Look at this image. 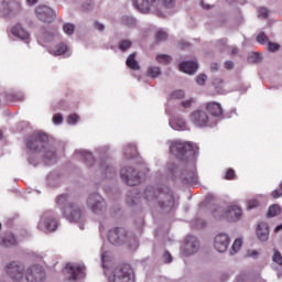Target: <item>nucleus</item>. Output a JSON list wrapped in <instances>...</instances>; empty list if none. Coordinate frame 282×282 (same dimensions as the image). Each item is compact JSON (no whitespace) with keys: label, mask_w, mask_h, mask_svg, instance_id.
<instances>
[{"label":"nucleus","mask_w":282,"mask_h":282,"mask_svg":"<svg viewBox=\"0 0 282 282\" xmlns=\"http://www.w3.org/2000/svg\"><path fill=\"white\" fill-rule=\"evenodd\" d=\"M26 149L31 152L29 155V164L32 166L39 165V158L42 153V160L46 166L56 164L58 155L56 149L52 147L50 138L45 133L37 132L26 139Z\"/></svg>","instance_id":"nucleus-1"},{"label":"nucleus","mask_w":282,"mask_h":282,"mask_svg":"<svg viewBox=\"0 0 282 282\" xmlns=\"http://www.w3.org/2000/svg\"><path fill=\"white\" fill-rule=\"evenodd\" d=\"M101 263L104 274L108 276V282H135V274L131 265L126 264L120 269L109 268V263H111V252L102 250Z\"/></svg>","instance_id":"nucleus-2"},{"label":"nucleus","mask_w":282,"mask_h":282,"mask_svg":"<svg viewBox=\"0 0 282 282\" xmlns=\"http://www.w3.org/2000/svg\"><path fill=\"white\" fill-rule=\"evenodd\" d=\"M177 0H132L139 12H153L158 17H169L166 10H173Z\"/></svg>","instance_id":"nucleus-3"},{"label":"nucleus","mask_w":282,"mask_h":282,"mask_svg":"<svg viewBox=\"0 0 282 282\" xmlns=\"http://www.w3.org/2000/svg\"><path fill=\"white\" fill-rule=\"evenodd\" d=\"M143 197L144 199H147V202H152V203L158 202L163 213H171V210H173L175 206V198L173 197V193L171 192L164 193L158 189L155 191V188L151 186L144 191Z\"/></svg>","instance_id":"nucleus-4"},{"label":"nucleus","mask_w":282,"mask_h":282,"mask_svg":"<svg viewBox=\"0 0 282 282\" xmlns=\"http://www.w3.org/2000/svg\"><path fill=\"white\" fill-rule=\"evenodd\" d=\"M57 206H59L65 219L70 223L83 221V207L77 203H69V195L63 194L57 198Z\"/></svg>","instance_id":"nucleus-5"},{"label":"nucleus","mask_w":282,"mask_h":282,"mask_svg":"<svg viewBox=\"0 0 282 282\" xmlns=\"http://www.w3.org/2000/svg\"><path fill=\"white\" fill-rule=\"evenodd\" d=\"M108 240L112 246H122L128 243L131 250L138 248V238L133 234H129L124 228H112L108 232Z\"/></svg>","instance_id":"nucleus-6"},{"label":"nucleus","mask_w":282,"mask_h":282,"mask_svg":"<svg viewBox=\"0 0 282 282\" xmlns=\"http://www.w3.org/2000/svg\"><path fill=\"white\" fill-rule=\"evenodd\" d=\"M170 152L178 160H188V158H193L195 155V150H193V143L184 142L181 140L173 141L170 144Z\"/></svg>","instance_id":"nucleus-7"},{"label":"nucleus","mask_w":282,"mask_h":282,"mask_svg":"<svg viewBox=\"0 0 282 282\" xmlns=\"http://www.w3.org/2000/svg\"><path fill=\"white\" fill-rule=\"evenodd\" d=\"M213 216L215 219L225 218L228 221H238L241 217V207L237 205L228 206L226 209L217 207V209L213 212Z\"/></svg>","instance_id":"nucleus-8"},{"label":"nucleus","mask_w":282,"mask_h":282,"mask_svg":"<svg viewBox=\"0 0 282 282\" xmlns=\"http://www.w3.org/2000/svg\"><path fill=\"white\" fill-rule=\"evenodd\" d=\"M86 206L94 215H102L107 210V202L99 193H93L88 196Z\"/></svg>","instance_id":"nucleus-9"},{"label":"nucleus","mask_w":282,"mask_h":282,"mask_svg":"<svg viewBox=\"0 0 282 282\" xmlns=\"http://www.w3.org/2000/svg\"><path fill=\"white\" fill-rule=\"evenodd\" d=\"M37 228L44 232H56L58 229V220H56L53 210H46L42 214Z\"/></svg>","instance_id":"nucleus-10"},{"label":"nucleus","mask_w":282,"mask_h":282,"mask_svg":"<svg viewBox=\"0 0 282 282\" xmlns=\"http://www.w3.org/2000/svg\"><path fill=\"white\" fill-rule=\"evenodd\" d=\"M6 272L9 278L12 279V281L21 282L25 281V265L19 263V262H11L7 264Z\"/></svg>","instance_id":"nucleus-11"},{"label":"nucleus","mask_w":282,"mask_h":282,"mask_svg":"<svg viewBox=\"0 0 282 282\" xmlns=\"http://www.w3.org/2000/svg\"><path fill=\"white\" fill-rule=\"evenodd\" d=\"M120 177L128 186H138L141 182L140 172L131 166H123L120 171Z\"/></svg>","instance_id":"nucleus-12"},{"label":"nucleus","mask_w":282,"mask_h":282,"mask_svg":"<svg viewBox=\"0 0 282 282\" xmlns=\"http://www.w3.org/2000/svg\"><path fill=\"white\" fill-rule=\"evenodd\" d=\"M68 281H78L85 279V267L78 263H67L63 270Z\"/></svg>","instance_id":"nucleus-13"},{"label":"nucleus","mask_w":282,"mask_h":282,"mask_svg":"<svg viewBox=\"0 0 282 282\" xmlns=\"http://www.w3.org/2000/svg\"><path fill=\"white\" fill-rule=\"evenodd\" d=\"M191 122L195 124V127H214L215 121L213 118L208 117V112L206 110H196L191 116Z\"/></svg>","instance_id":"nucleus-14"},{"label":"nucleus","mask_w":282,"mask_h":282,"mask_svg":"<svg viewBox=\"0 0 282 282\" xmlns=\"http://www.w3.org/2000/svg\"><path fill=\"white\" fill-rule=\"evenodd\" d=\"M25 282H43L45 281V270L39 264L29 267L24 275Z\"/></svg>","instance_id":"nucleus-15"},{"label":"nucleus","mask_w":282,"mask_h":282,"mask_svg":"<svg viewBox=\"0 0 282 282\" xmlns=\"http://www.w3.org/2000/svg\"><path fill=\"white\" fill-rule=\"evenodd\" d=\"M199 251V239L195 236H187L185 238V242L181 248V253L184 257H192V254H196Z\"/></svg>","instance_id":"nucleus-16"},{"label":"nucleus","mask_w":282,"mask_h":282,"mask_svg":"<svg viewBox=\"0 0 282 282\" xmlns=\"http://www.w3.org/2000/svg\"><path fill=\"white\" fill-rule=\"evenodd\" d=\"M35 12L37 19H40V21H43V23H52V21L56 19V13L54 12V10H52V8L47 6L37 7Z\"/></svg>","instance_id":"nucleus-17"},{"label":"nucleus","mask_w":282,"mask_h":282,"mask_svg":"<svg viewBox=\"0 0 282 282\" xmlns=\"http://www.w3.org/2000/svg\"><path fill=\"white\" fill-rule=\"evenodd\" d=\"M228 246H230V236L227 234L221 232L214 238V248L217 252H226V250H228Z\"/></svg>","instance_id":"nucleus-18"},{"label":"nucleus","mask_w":282,"mask_h":282,"mask_svg":"<svg viewBox=\"0 0 282 282\" xmlns=\"http://www.w3.org/2000/svg\"><path fill=\"white\" fill-rule=\"evenodd\" d=\"M50 54L53 56H64V58H69L72 56V48L65 43H59L55 47L48 50Z\"/></svg>","instance_id":"nucleus-19"},{"label":"nucleus","mask_w":282,"mask_h":282,"mask_svg":"<svg viewBox=\"0 0 282 282\" xmlns=\"http://www.w3.org/2000/svg\"><path fill=\"white\" fill-rule=\"evenodd\" d=\"M182 180L185 184H195V182H197V171L195 165H191L189 169L182 173Z\"/></svg>","instance_id":"nucleus-20"},{"label":"nucleus","mask_w":282,"mask_h":282,"mask_svg":"<svg viewBox=\"0 0 282 282\" xmlns=\"http://www.w3.org/2000/svg\"><path fill=\"white\" fill-rule=\"evenodd\" d=\"M75 155L79 158L80 160H84L85 164L87 166H94L96 164V159L94 158V154L87 150H76Z\"/></svg>","instance_id":"nucleus-21"},{"label":"nucleus","mask_w":282,"mask_h":282,"mask_svg":"<svg viewBox=\"0 0 282 282\" xmlns=\"http://www.w3.org/2000/svg\"><path fill=\"white\" fill-rule=\"evenodd\" d=\"M257 237L259 241H268V239H270V226H268L267 223L258 224Z\"/></svg>","instance_id":"nucleus-22"},{"label":"nucleus","mask_w":282,"mask_h":282,"mask_svg":"<svg viewBox=\"0 0 282 282\" xmlns=\"http://www.w3.org/2000/svg\"><path fill=\"white\" fill-rule=\"evenodd\" d=\"M180 69L184 74L193 75L197 72V69H199V65L197 64V62L193 61L182 62L180 64Z\"/></svg>","instance_id":"nucleus-23"},{"label":"nucleus","mask_w":282,"mask_h":282,"mask_svg":"<svg viewBox=\"0 0 282 282\" xmlns=\"http://www.w3.org/2000/svg\"><path fill=\"white\" fill-rule=\"evenodd\" d=\"M11 34L15 36V39H20V41H28V39H30V33H28L21 24H15L11 29Z\"/></svg>","instance_id":"nucleus-24"},{"label":"nucleus","mask_w":282,"mask_h":282,"mask_svg":"<svg viewBox=\"0 0 282 282\" xmlns=\"http://www.w3.org/2000/svg\"><path fill=\"white\" fill-rule=\"evenodd\" d=\"M206 109L212 115V118H221V116H224V109L221 108V104L208 102Z\"/></svg>","instance_id":"nucleus-25"},{"label":"nucleus","mask_w":282,"mask_h":282,"mask_svg":"<svg viewBox=\"0 0 282 282\" xmlns=\"http://www.w3.org/2000/svg\"><path fill=\"white\" fill-rule=\"evenodd\" d=\"M170 127L174 129V131H184L186 130V120H184L182 117L171 118Z\"/></svg>","instance_id":"nucleus-26"},{"label":"nucleus","mask_w":282,"mask_h":282,"mask_svg":"<svg viewBox=\"0 0 282 282\" xmlns=\"http://www.w3.org/2000/svg\"><path fill=\"white\" fill-rule=\"evenodd\" d=\"M1 246L4 248H10L12 246H17V238L12 234H7L3 238L2 241L0 242Z\"/></svg>","instance_id":"nucleus-27"},{"label":"nucleus","mask_w":282,"mask_h":282,"mask_svg":"<svg viewBox=\"0 0 282 282\" xmlns=\"http://www.w3.org/2000/svg\"><path fill=\"white\" fill-rule=\"evenodd\" d=\"M126 64L127 67L133 69L134 72H138V69H140V63L135 61V53H132L128 56Z\"/></svg>","instance_id":"nucleus-28"},{"label":"nucleus","mask_w":282,"mask_h":282,"mask_svg":"<svg viewBox=\"0 0 282 282\" xmlns=\"http://www.w3.org/2000/svg\"><path fill=\"white\" fill-rule=\"evenodd\" d=\"M100 171L108 180H111V177L116 175V170L112 166L107 165V163L100 164Z\"/></svg>","instance_id":"nucleus-29"},{"label":"nucleus","mask_w":282,"mask_h":282,"mask_svg":"<svg viewBox=\"0 0 282 282\" xmlns=\"http://www.w3.org/2000/svg\"><path fill=\"white\" fill-rule=\"evenodd\" d=\"M213 86L216 94H226V89H224V80H221L220 78H215L213 80Z\"/></svg>","instance_id":"nucleus-30"},{"label":"nucleus","mask_w":282,"mask_h":282,"mask_svg":"<svg viewBox=\"0 0 282 282\" xmlns=\"http://www.w3.org/2000/svg\"><path fill=\"white\" fill-rule=\"evenodd\" d=\"M123 153L126 158H135L138 155V148L134 144H129L124 148Z\"/></svg>","instance_id":"nucleus-31"},{"label":"nucleus","mask_w":282,"mask_h":282,"mask_svg":"<svg viewBox=\"0 0 282 282\" xmlns=\"http://www.w3.org/2000/svg\"><path fill=\"white\" fill-rule=\"evenodd\" d=\"M241 246H243V240L240 238L236 239L231 246V250L229 251V254L232 257L234 254H237L239 250H241Z\"/></svg>","instance_id":"nucleus-32"},{"label":"nucleus","mask_w":282,"mask_h":282,"mask_svg":"<svg viewBox=\"0 0 282 282\" xmlns=\"http://www.w3.org/2000/svg\"><path fill=\"white\" fill-rule=\"evenodd\" d=\"M121 23H122V25H126L127 28H133V25H135L137 21H135V18H133V17L123 15L121 18Z\"/></svg>","instance_id":"nucleus-33"},{"label":"nucleus","mask_w":282,"mask_h":282,"mask_svg":"<svg viewBox=\"0 0 282 282\" xmlns=\"http://www.w3.org/2000/svg\"><path fill=\"white\" fill-rule=\"evenodd\" d=\"M281 213V207L279 205H271L268 209L267 217H276Z\"/></svg>","instance_id":"nucleus-34"},{"label":"nucleus","mask_w":282,"mask_h":282,"mask_svg":"<svg viewBox=\"0 0 282 282\" xmlns=\"http://www.w3.org/2000/svg\"><path fill=\"white\" fill-rule=\"evenodd\" d=\"M148 74L150 78H158V76L162 75V69L158 66H152L148 69Z\"/></svg>","instance_id":"nucleus-35"},{"label":"nucleus","mask_w":282,"mask_h":282,"mask_svg":"<svg viewBox=\"0 0 282 282\" xmlns=\"http://www.w3.org/2000/svg\"><path fill=\"white\" fill-rule=\"evenodd\" d=\"M156 61L161 65H169L171 63L172 58H171V56H169L166 54H159V55H156Z\"/></svg>","instance_id":"nucleus-36"},{"label":"nucleus","mask_w":282,"mask_h":282,"mask_svg":"<svg viewBox=\"0 0 282 282\" xmlns=\"http://www.w3.org/2000/svg\"><path fill=\"white\" fill-rule=\"evenodd\" d=\"M184 96H185L184 90H174L170 95V100H182Z\"/></svg>","instance_id":"nucleus-37"},{"label":"nucleus","mask_w":282,"mask_h":282,"mask_svg":"<svg viewBox=\"0 0 282 282\" xmlns=\"http://www.w3.org/2000/svg\"><path fill=\"white\" fill-rule=\"evenodd\" d=\"M64 33L67 34L68 36H72L74 34V31L76 30V26L72 23H65L63 25Z\"/></svg>","instance_id":"nucleus-38"},{"label":"nucleus","mask_w":282,"mask_h":282,"mask_svg":"<svg viewBox=\"0 0 282 282\" xmlns=\"http://www.w3.org/2000/svg\"><path fill=\"white\" fill-rule=\"evenodd\" d=\"M155 36L159 43H162L163 41H166V39H169V34H166V31L164 30H159Z\"/></svg>","instance_id":"nucleus-39"},{"label":"nucleus","mask_w":282,"mask_h":282,"mask_svg":"<svg viewBox=\"0 0 282 282\" xmlns=\"http://www.w3.org/2000/svg\"><path fill=\"white\" fill-rule=\"evenodd\" d=\"M131 47V41L129 40H121L119 42V50L121 52H127V50H129Z\"/></svg>","instance_id":"nucleus-40"},{"label":"nucleus","mask_w":282,"mask_h":282,"mask_svg":"<svg viewBox=\"0 0 282 282\" xmlns=\"http://www.w3.org/2000/svg\"><path fill=\"white\" fill-rule=\"evenodd\" d=\"M272 261L278 263V265H282V256L281 252H279L276 249L273 250Z\"/></svg>","instance_id":"nucleus-41"},{"label":"nucleus","mask_w":282,"mask_h":282,"mask_svg":"<svg viewBox=\"0 0 282 282\" xmlns=\"http://www.w3.org/2000/svg\"><path fill=\"white\" fill-rule=\"evenodd\" d=\"M247 208H248V210L259 208V200L257 198L249 199L248 204H247Z\"/></svg>","instance_id":"nucleus-42"},{"label":"nucleus","mask_w":282,"mask_h":282,"mask_svg":"<svg viewBox=\"0 0 282 282\" xmlns=\"http://www.w3.org/2000/svg\"><path fill=\"white\" fill-rule=\"evenodd\" d=\"M248 61L250 63H260L261 62V55L259 53H251L248 56Z\"/></svg>","instance_id":"nucleus-43"},{"label":"nucleus","mask_w":282,"mask_h":282,"mask_svg":"<svg viewBox=\"0 0 282 282\" xmlns=\"http://www.w3.org/2000/svg\"><path fill=\"white\" fill-rule=\"evenodd\" d=\"M208 80V76H206V74H199L197 77H196V83L197 85H200V86H204L206 85V82Z\"/></svg>","instance_id":"nucleus-44"},{"label":"nucleus","mask_w":282,"mask_h":282,"mask_svg":"<svg viewBox=\"0 0 282 282\" xmlns=\"http://www.w3.org/2000/svg\"><path fill=\"white\" fill-rule=\"evenodd\" d=\"M257 41L260 43V45H265V43H268V35H265L264 32H260L257 36Z\"/></svg>","instance_id":"nucleus-45"},{"label":"nucleus","mask_w":282,"mask_h":282,"mask_svg":"<svg viewBox=\"0 0 282 282\" xmlns=\"http://www.w3.org/2000/svg\"><path fill=\"white\" fill-rule=\"evenodd\" d=\"M268 14H270L268 8L262 7L258 10V17H260L261 19H268Z\"/></svg>","instance_id":"nucleus-46"},{"label":"nucleus","mask_w":282,"mask_h":282,"mask_svg":"<svg viewBox=\"0 0 282 282\" xmlns=\"http://www.w3.org/2000/svg\"><path fill=\"white\" fill-rule=\"evenodd\" d=\"M10 8V12H19V10H21V4L19 2H11L9 4Z\"/></svg>","instance_id":"nucleus-47"},{"label":"nucleus","mask_w":282,"mask_h":282,"mask_svg":"<svg viewBox=\"0 0 282 282\" xmlns=\"http://www.w3.org/2000/svg\"><path fill=\"white\" fill-rule=\"evenodd\" d=\"M80 120V117L76 113H73L68 117V124H76Z\"/></svg>","instance_id":"nucleus-48"},{"label":"nucleus","mask_w":282,"mask_h":282,"mask_svg":"<svg viewBox=\"0 0 282 282\" xmlns=\"http://www.w3.org/2000/svg\"><path fill=\"white\" fill-rule=\"evenodd\" d=\"M53 122L55 124H63V115L56 113L53 116Z\"/></svg>","instance_id":"nucleus-49"},{"label":"nucleus","mask_w":282,"mask_h":282,"mask_svg":"<svg viewBox=\"0 0 282 282\" xmlns=\"http://www.w3.org/2000/svg\"><path fill=\"white\" fill-rule=\"evenodd\" d=\"M193 102H195V99H187L182 101V107H184V109H188L193 106Z\"/></svg>","instance_id":"nucleus-50"},{"label":"nucleus","mask_w":282,"mask_h":282,"mask_svg":"<svg viewBox=\"0 0 282 282\" xmlns=\"http://www.w3.org/2000/svg\"><path fill=\"white\" fill-rule=\"evenodd\" d=\"M163 261L164 263H171L173 261V256H171L169 251H165L163 254Z\"/></svg>","instance_id":"nucleus-51"},{"label":"nucleus","mask_w":282,"mask_h":282,"mask_svg":"<svg viewBox=\"0 0 282 282\" xmlns=\"http://www.w3.org/2000/svg\"><path fill=\"white\" fill-rule=\"evenodd\" d=\"M268 50H269V52H276V50H279V44L269 42Z\"/></svg>","instance_id":"nucleus-52"},{"label":"nucleus","mask_w":282,"mask_h":282,"mask_svg":"<svg viewBox=\"0 0 282 282\" xmlns=\"http://www.w3.org/2000/svg\"><path fill=\"white\" fill-rule=\"evenodd\" d=\"M107 151H109V148H108V147H100V148H97V153H98V155H105V153H107Z\"/></svg>","instance_id":"nucleus-53"},{"label":"nucleus","mask_w":282,"mask_h":282,"mask_svg":"<svg viewBox=\"0 0 282 282\" xmlns=\"http://www.w3.org/2000/svg\"><path fill=\"white\" fill-rule=\"evenodd\" d=\"M226 180H232L235 177V170L230 169L226 172Z\"/></svg>","instance_id":"nucleus-54"},{"label":"nucleus","mask_w":282,"mask_h":282,"mask_svg":"<svg viewBox=\"0 0 282 282\" xmlns=\"http://www.w3.org/2000/svg\"><path fill=\"white\" fill-rule=\"evenodd\" d=\"M272 197H273L274 199H279V197H282V192H281V189H275V191H273V192H272Z\"/></svg>","instance_id":"nucleus-55"},{"label":"nucleus","mask_w":282,"mask_h":282,"mask_svg":"<svg viewBox=\"0 0 282 282\" xmlns=\"http://www.w3.org/2000/svg\"><path fill=\"white\" fill-rule=\"evenodd\" d=\"M127 204L129 206H133V204H135V199H133V195H128L127 197Z\"/></svg>","instance_id":"nucleus-56"},{"label":"nucleus","mask_w":282,"mask_h":282,"mask_svg":"<svg viewBox=\"0 0 282 282\" xmlns=\"http://www.w3.org/2000/svg\"><path fill=\"white\" fill-rule=\"evenodd\" d=\"M235 67V63L232 61L225 62L226 69H232Z\"/></svg>","instance_id":"nucleus-57"},{"label":"nucleus","mask_w":282,"mask_h":282,"mask_svg":"<svg viewBox=\"0 0 282 282\" xmlns=\"http://www.w3.org/2000/svg\"><path fill=\"white\" fill-rule=\"evenodd\" d=\"M96 30H99V32H102L105 30V24L100 22H95Z\"/></svg>","instance_id":"nucleus-58"},{"label":"nucleus","mask_w":282,"mask_h":282,"mask_svg":"<svg viewBox=\"0 0 282 282\" xmlns=\"http://www.w3.org/2000/svg\"><path fill=\"white\" fill-rule=\"evenodd\" d=\"M175 169H176L175 163H169V164H167V171H169L170 173H173V172L175 171Z\"/></svg>","instance_id":"nucleus-59"},{"label":"nucleus","mask_w":282,"mask_h":282,"mask_svg":"<svg viewBox=\"0 0 282 282\" xmlns=\"http://www.w3.org/2000/svg\"><path fill=\"white\" fill-rule=\"evenodd\" d=\"M210 70L212 72H218L219 70V65L217 63H214L210 65Z\"/></svg>","instance_id":"nucleus-60"},{"label":"nucleus","mask_w":282,"mask_h":282,"mask_svg":"<svg viewBox=\"0 0 282 282\" xmlns=\"http://www.w3.org/2000/svg\"><path fill=\"white\" fill-rule=\"evenodd\" d=\"M196 226L198 228H204V226H206V221L202 220V219H198L197 223H196Z\"/></svg>","instance_id":"nucleus-61"},{"label":"nucleus","mask_w":282,"mask_h":282,"mask_svg":"<svg viewBox=\"0 0 282 282\" xmlns=\"http://www.w3.org/2000/svg\"><path fill=\"white\" fill-rule=\"evenodd\" d=\"M14 100L21 101L23 100V94H18L13 97Z\"/></svg>","instance_id":"nucleus-62"},{"label":"nucleus","mask_w":282,"mask_h":282,"mask_svg":"<svg viewBox=\"0 0 282 282\" xmlns=\"http://www.w3.org/2000/svg\"><path fill=\"white\" fill-rule=\"evenodd\" d=\"M249 257H259V252L253 250L251 252L248 253Z\"/></svg>","instance_id":"nucleus-63"},{"label":"nucleus","mask_w":282,"mask_h":282,"mask_svg":"<svg viewBox=\"0 0 282 282\" xmlns=\"http://www.w3.org/2000/svg\"><path fill=\"white\" fill-rule=\"evenodd\" d=\"M217 43H218V45H226V43H228V40L223 39V40H219Z\"/></svg>","instance_id":"nucleus-64"}]
</instances>
